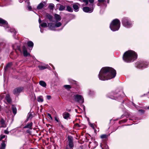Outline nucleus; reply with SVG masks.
I'll use <instances>...</instances> for the list:
<instances>
[{
	"instance_id": "obj_8",
	"label": "nucleus",
	"mask_w": 149,
	"mask_h": 149,
	"mask_svg": "<svg viewBox=\"0 0 149 149\" xmlns=\"http://www.w3.org/2000/svg\"><path fill=\"white\" fill-rule=\"evenodd\" d=\"M67 143L70 148H72L74 147L73 139L71 136H68V137Z\"/></svg>"
},
{
	"instance_id": "obj_52",
	"label": "nucleus",
	"mask_w": 149,
	"mask_h": 149,
	"mask_svg": "<svg viewBox=\"0 0 149 149\" xmlns=\"http://www.w3.org/2000/svg\"><path fill=\"white\" fill-rule=\"evenodd\" d=\"M147 108L148 109H149V106Z\"/></svg>"
},
{
	"instance_id": "obj_22",
	"label": "nucleus",
	"mask_w": 149,
	"mask_h": 149,
	"mask_svg": "<svg viewBox=\"0 0 149 149\" xmlns=\"http://www.w3.org/2000/svg\"><path fill=\"white\" fill-rule=\"evenodd\" d=\"M6 99L7 101L9 103L11 102V100L10 97V95L9 94H7L6 97Z\"/></svg>"
},
{
	"instance_id": "obj_53",
	"label": "nucleus",
	"mask_w": 149,
	"mask_h": 149,
	"mask_svg": "<svg viewBox=\"0 0 149 149\" xmlns=\"http://www.w3.org/2000/svg\"><path fill=\"white\" fill-rule=\"evenodd\" d=\"M19 2H20V3H21L22 1H19Z\"/></svg>"
},
{
	"instance_id": "obj_44",
	"label": "nucleus",
	"mask_w": 149,
	"mask_h": 149,
	"mask_svg": "<svg viewBox=\"0 0 149 149\" xmlns=\"http://www.w3.org/2000/svg\"><path fill=\"white\" fill-rule=\"evenodd\" d=\"M6 136L5 135H2L1 136V138L2 139L4 138Z\"/></svg>"
},
{
	"instance_id": "obj_24",
	"label": "nucleus",
	"mask_w": 149,
	"mask_h": 149,
	"mask_svg": "<svg viewBox=\"0 0 149 149\" xmlns=\"http://www.w3.org/2000/svg\"><path fill=\"white\" fill-rule=\"evenodd\" d=\"M33 117V115L31 113H29L28 114L26 121H27L29 119H31Z\"/></svg>"
},
{
	"instance_id": "obj_48",
	"label": "nucleus",
	"mask_w": 149,
	"mask_h": 149,
	"mask_svg": "<svg viewBox=\"0 0 149 149\" xmlns=\"http://www.w3.org/2000/svg\"><path fill=\"white\" fill-rule=\"evenodd\" d=\"M39 21V23H41V20L40 19H39V21Z\"/></svg>"
},
{
	"instance_id": "obj_49",
	"label": "nucleus",
	"mask_w": 149,
	"mask_h": 149,
	"mask_svg": "<svg viewBox=\"0 0 149 149\" xmlns=\"http://www.w3.org/2000/svg\"><path fill=\"white\" fill-rule=\"evenodd\" d=\"M15 45H14L13 46V48L14 49H16L15 48Z\"/></svg>"
},
{
	"instance_id": "obj_50",
	"label": "nucleus",
	"mask_w": 149,
	"mask_h": 149,
	"mask_svg": "<svg viewBox=\"0 0 149 149\" xmlns=\"http://www.w3.org/2000/svg\"><path fill=\"white\" fill-rule=\"evenodd\" d=\"M91 126L93 128V125H91Z\"/></svg>"
},
{
	"instance_id": "obj_17",
	"label": "nucleus",
	"mask_w": 149,
	"mask_h": 149,
	"mask_svg": "<svg viewBox=\"0 0 149 149\" xmlns=\"http://www.w3.org/2000/svg\"><path fill=\"white\" fill-rule=\"evenodd\" d=\"M46 16V17L50 21L52 22H55V21L53 19V17L51 15L47 13Z\"/></svg>"
},
{
	"instance_id": "obj_23",
	"label": "nucleus",
	"mask_w": 149,
	"mask_h": 149,
	"mask_svg": "<svg viewBox=\"0 0 149 149\" xmlns=\"http://www.w3.org/2000/svg\"><path fill=\"white\" fill-rule=\"evenodd\" d=\"M12 109L14 114L15 115L17 113V109L16 107L14 105H12Z\"/></svg>"
},
{
	"instance_id": "obj_12",
	"label": "nucleus",
	"mask_w": 149,
	"mask_h": 149,
	"mask_svg": "<svg viewBox=\"0 0 149 149\" xmlns=\"http://www.w3.org/2000/svg\"><path fill=\"white\" fill-rule=\"evenodd\" d=\"M46 1H42L39 3L37 6V8L38 10L41 9L44 6H46Z\"/></svg>"
},
{
	"instance_id": "obj_15",
	"label": "nucleus",
	"mask_w": 149,
	"mask_h": 149,
	"mask_svg": "<svg viewBox=\"0 0 149 149\" xmlns=\"http://www.w3.org/2000/svg\"><path fill=\"white\" fill-rule=\"evenodd\" d=\"M48 26L49 29L52 30H55V24L53 23H50L48 24Z\"/></svg>"
},
{
	"instance_id": "obj_36",
	"label": "nucleus",
	"mask_w": 149,
	"mask_h": 149,
	"mask_svg": "<svg viewBox=\"0 0 149 149\" xmlns=\"http://www.w3.org/2000/svg\"><path fill=\"white\" fill-rule=\"evenodd\" d=\"M107 136L106 134H103L100 136V137L102 139L106 138H107Z\"/></svg>"
},
{
	"instance_id": "obj_38",
	"label": "nucleus",
	"mask_w": 149,
	"mask_h": 149,
	"mask_svg": "<svg viewBox=\"0 0 149 149\" xmlns=\"http://www.w3.org/2000/svg\"><path fill=\"white\" fill-rule=\"evenodd\" d=\"M89 2L91 4L92 6H93V4L94 2V0H88Z\"/></svg>"
},
{
	"instance_id": "obj_33",
	"label": "nucleus",
	"mask_w": 149,
	"mask_h": 149,
	"mask_svg": "<svg viewBox=\"0 0 149 149\" xmlns=\"http://www.w3.org/2000/svg\"><path fill=\"white\" fill-rule=\"evenodd\" d=\"M6 144L4 143H2L1 144V149H4L5 148Z\"/></svg>"
},
{
	"instance_id": "obj_19",
	"label": "nucleus",
	"mask_w": 149,
	"mask_h": 149,
	"mask_svg": "<svg viewBox=\"0 0 149 149\" xmlns=\"http://www.w3.org/2000/svg\"><path fill=\"white\" fill-rule=\"evenodd\" d=\"M73 8L75 12H77L79 11V7L78 5L77 4H74L73 5Z\"/></svg>"
},
{
	"instance_id": "obj_40",
	"label": "nucleus",
	"mask_w": 149,
	"mask_h": 149,
	"mask_svg": "<svg viewBox=\"0 0 149 149\" xmlns=\"http://www.w3.org/2000/svg\"><path fill=\"white\" fill-rule=\"evenodd\" d=\"M17 49H18L21 53L22 52L21 49H20V47L19 46H17Z\"/></svg>"
},
{
	"instance_id": "obj_2",
	"label": "nucleus",
	"mask_w": 149,
	"mask_h": 149,
	"mask_svg": "<svg viewBox=\"0 0 149 149\" xmlns=\"http://www.w3.org/2000/svg\"><path fill=\"white\" fill-rule=\"evenodd\" d=\"M137 58V54L134 51L128 50L125 52L123 56V60L127 63L132 62Z\"/></svg>"
},
{
	"instance_id": "obj_34",
	"label": "nucleus",
	"mask_w": 149,
	"mask_h": 149,
	"mask_svg": "<svg viewBox=\"0 0 149 149\" xmlns=\"http://www.w3.org/2000/svg\"><path fill=\"white\" fill-rule=\"evenodd\" d=\"M64 87L67 89H69L71 88V87L70 85H65Z\"/></svg>"
},
{
	"instance_id": "obj_20",
	"label": "nucleus",
	"mask_w": 149,
	"mask_h": 149,
	"mask_svg": "<svg viewBox=\"0 0 149 149\" xmlns=\"http://www.w3.org/2000/svg\"><path fill=\"white\" fill-rule=\"evenodd\" d=\"M70 114L66 112L64 113L63 114V118L65 119H68L70 117Z\"/></svg>"
},
{
	"instance_id": "obj_11",
	"label": "nucleus",
	"mask_w": 149,
	"mask_h": 149,
	"mask_svg": "<svg viewBox=\"0 0 149 149\" xmlns=\"http://www.w3.org/2000/svg\"><path fill=\"white\" fill-rule=\"evenodd\" d=\"M0 26H3L6 28H8V22L1 18H0Z\"/></svg>"
},
{
	"instance_id": "obj_10",
	"label": "nucleus",
	"mask_w": 149,
	"mask_h": 149,
	"mask_svg": "<svg viewBox=\"0 0 149 149\" xmlns=\"http://www.w3.org/2000/svg\"><path fill=\"white\" fill-rule=\"evenodd\" d=\"M93 9L94 8L93 7L90 8L88 7H84L82 9L85 12L89 13H92L93 11Z\"/></svg>"
},
{
	"instance_id": "obj_16",
	"label": "nucleus",
	"mask_w": 149,
	"mask_h": 149,
	"mask_svg": "<svg viewBox=\"0 0 149 149\" xmlns=\"http://www.w3.org/2000/svg\"><path fill=\"white\" fill-rule=\"evenodd\" d=\"M54 16L56 22H58L61 20V18L60 15L55 14L54 15Z\"/></svg>"
},
{
	"instance_id": "obj_56",
	"label": "nucleus",
	"mask_w": 149,
	"mask_h": 149,
	"mask_svg": "<svg viewBox=\"0 0 149 149\" xmlns=\"http://www.w3.org/2000/svg\"><path fill=\"white\" fill-rule=\"evenodd\" d=\"M70 149H73V148H70Z\"/></svg>"
},
{
	"instance_id": "obj_7",
	"label": "nucleus",
	"mask_w": 149,
	"mask_h": 149,
	"mask_svg": "<svg viewBox=\"0 0 149 149\" xmlns=\"http://www.w3.org/2000/svg\"><path fill=\"white\" fill-rule=\"evenodd\" d=\"M98 2L97 3L98 6L102 5L103 6L106 7L107 6V3H109V0H98Z\"/></svg>"
},
{
	"instance_id": "obj_29",
	"label": "nucleus",
	"mask_w": 149,
	"mask_h": 149,
	"mask_svg": "<svg viewBox=\"0 0 149 149\" xmlns=\"http://www.w3.org/2000/svg\"><path fill=\"white\" fill-rule=\"evenodd\" d=\"M54 7V5L53 3H50L48 6V8L50 10H53Z\"/></svg>"
},
{
	"instance_id": "obj_42",
	"label": "nucleus",
	"mask_w": 149,
	"mask_h": 149,
	"mask_svg": "<svg viewBox=\"0 0 149 149\" xmlns=\"http://www.w3.org/2000/svg\"><path fill=\"white\" fill-rule=\"evenodd\" d=\"M4 132L5 133L7 134H8L9 133L8 131L7 130H4Z\"/></svg>"
},
{
	"instance_id": "obj_6",
	"label": "nucleus",
	"mask_w": 149,
	"mask_h": 149,
	"mask_svg": "<svg viewBox=\"0 0 149 149\" xmlns=\"http://www.w3.org/2000/svg\"><path fill=\"white\" fill-rule=\"evenodd\" d=\"M149 64L148 62L144 61L140 62L137 64V67L140 69L146 68Z\"/></svg>"
},
{
	"instance_id": "obj_28",
	"label": "nucleus",
	"mask_w": 149,
	"mask_h": 149,
	"mask_svg": "<svg viewBox=\"0 0 149 149\" xmlns=\"http://www.w3.org/2000/svg\"><path fill=\"white\" fill-rule=\"evenodd\" d=\"M65 6L62 5H60L59 8V10L60 11H63L65 10Z\"/></svg>"
},
{
	"instance_id": "obj_32",
	"label": "nucleus",
	"mask_w": 149,
	"mask_h": 149,
	"mask_svg": "<svg viewBox=\"0 0 149 149\" xmlns=\"http://www.w3.org/2000/svg\"><path fill=\"white\" fill-rule=\"evenodd\" d=\"M47 24L46 23H43L40 25L39 27L40 28V26L43 27H45L47 26Z\"/></svg>"
},
{
	"instance_id": "obj_26",
	"label": "nucleus",
	"mask_w": 149,
	"mask_h": 149,
	"mask_svg": "<svg viewBox=\"0 0 149 149\" xmlns=\"http://www.w3.org/2000/svg\"><path fill=\"white\" fill-rule=\"evenodd\" d=\"M48 65H46L45 66H43L42 65H39L38 66L39 70H42L46 68Z\"/></svg>"
},
{
	"instance_id": "obj_13",
	"label": "nucleus",
	"mask_w": 149,
	"mask_h": 149,
	"mask_svg": "<svg viewBox=\"0 0 149 149\" xmlns=\"http://www.w3.org/2000/svg\"><path fill=\"white\" fill-rule=\"evenodd\" d=\"M23 53L24 56H28L30 55L29 53H28L26 48L24 46H23Z\"/></svg>"
},
{
	"instance_id": "obj_45",
	"label": "nucleus",
	"mask_w": 149,
	"mask_h": 149,
	"mask_svg": "<svg viewBox=\"0 0 149 149\" xmlns=\"http://www.w3.org/2000/svg\"><path fill=\"white\" fill-rule=\"evenodd\" d=\"M110 98L113 99H115V100H116L117 98L116 97V96H115L114 97H110Z\"/></svg>"
},
{
	"instance_id": "obj_25",
	"label": "nucleus",
	"mask_w": 149,
	"mask_h": 149,
	"mask_svg": "<svg viewBox=\"0 0 149 149\" xmlns=\"http://www.w3.org/2000/svg\"><path fill=\"white\" fill-rule=\"evenodd\" d=\"M66 10L70 12H72L73 11L72 8L69 6H68L66 7Z\"/></svg>"
},
{
	"instance_id": "obj_5",
	"label": "nucleus",
	"mask_w": 149,
	"mask_h": 149,
	"mask_svg": "<svg viewBox=\"0 0 149 149\" xmlns=\"http://www.w3.org/2000/svg\"><path fill=\"white\" fill-rule=\"evenodd\" d=\"M75 100L79 103H83L84 102V99L81 95H75L73 96Z\"/></svg>"
},
{
	"instance_id": "obj_46",
	"label": "nucleus",
	"mask_w": 149,
	"mask_h": 149,
	"mask_svg": "<svg viewBox=\"0 0 149 149\" xmlns=\"http://www.w3.org/2000/svg\"><path fill=\"white\" fill-rule=\"evenodd\" d=\"M55 120L58 123V120L57 119V118L56 117L55 118Z\"/></svg>"
},
{
	"instance_id": "obj_18",
	"label": "nucleus",
	"mask_w": 149,
	"mask_h": 149,
	"mask_svg": "<svg viewBox=\"0 0 149 149\" xmlns=\"http://www.w3.org/2000/svg\"><path fill=\"white\" fill-rule=\"evenodd\" d=\"M33 123L32 122H31L29 123H28L24 127V128H29L30 129H32V125Z\"/></svg>"
},
{
	"instance_id": "obj_37",
	"label": "nucleus",
	"mask_w": 149,
	"mask_h": 149,
	"mask_svg": "<svg viewBox=\"0 0 149 149\" xmlns=\"http://www.w3.org/2000/svg\"><path fill=\"white\" fill-rule=\"evenodd\" d=\"M47 116H48V117L49 118V119L51 120H52V117L51 114H50L49 113H48Z\"/></svg>"
},
{
	"instance_id": "obj_3",
	"label": "nucleus",
	"mask_w": 149,
	"mask_h": 149,
	"mask_svg": "<svg viewBox=\"0 0 149 149\" xmlns=\"http://www.w3.org/2000/svg\"><path fill=\"white\" fill-rule=\"evenodd\" d=\"M120 22L118 19H115L112 21L110 24V27L113 31L118 30L120 27Z\"/></svg>"
},
{
	"instance_id": "obj_27",
	"label": "nucleus",
	"mask_w": 149,
	"mask_h": 149,
	"mask_svg": "<svg viewBox=\"0 0 149 149\" xmlns=\"http://www.w3.org/2000/svg\"><path fill=\"white\" fill-rule=\"evenodd\" d=\"M28 46L29 47H31L32 48L33 47V42L31 41H29L27 42V43Z\"/></svg>"
},
{
	"instance_id": "obj_47",
	"label": "nucleus",
	"mask_w": 149,
	"mask_h": 149,
	"mask_svg": "<svg viewBox=\"0 0 149 149\" xmlns=\"http://www.w3.org/2000/svg\"><path fill=\"white\" fill-rule=\"evenodd\" d=\"M40 32H41V33H43V29H41L40 28Z\"/></svg>"
},
{
	"instance_id": "obj_21",
	"label": "nucleus",
	"mask_w": 149,
	"mask_h": 149,
	"mask_svg": "<svg viewBox=\"0 0 149 149\" xmlns=\"http://www.w3.org/2000/svg\"><path fill=\"white\" fill-rule=\"evenodd\" d=\"M40 85L43 87H45L46 86V83L43 81H40L39 82Z\"/></svg>"
},
{
	"instance_id": "obj_4",
	"label": "nucleus",
	"mask_w": 149,
	"mask_h": 149,
	"mask_svg": "<svg viewBox=\"0 0 149 149\" xmlns=\"http://www.w3.org/2000/svg\"><path fill=\"white\" fill-rule=\"evenodd\" d=\"M122 23L123 26L127 28L131 27L133 24V22L127 17L123 19Z\"/></svg>"
},
{
	"instance_id": "obj_9",
	"label": "nucleus",
	"mask_w": 149,
	"mask_h": 149,
	"mask_svg": "<svg viewBox=\"0 0 149 149\" xmlns=\"http://www.w3.org/2000/svg\"><path fill=\"white\" fill-rule=\"evenodd\" d=\"M23 89L22 87L17 88L14 89L13 91V93L14 95H17L22 91Z\"/></svg>"
},
{
	"instance_id": "obj_55",
	"label": "nucleus",
	"mask_w": 149,
	"mask_h": 149,
	"mask_svg": "<svg viewBox=\"0 0 149 149\" xmlns=\"http://www.w3.org/2000/svg\"><path fill=\"white\" fill-rule=\"evenodd\" d=\"M14 31H15V32H16L15 30H14Z\"/></svg>"
},
{
	"instance_id": "obj_41",
	"label": "nucleus",
	"mask_w": 149,
	"mask_h": 149,
	"mask_svg": "<svg viewBox=\"0 0 149 149\" xmlns=\"http://www.w3.org/2000/svg\"><path fill=\"white\" fill-rule=\"evenodd\" d=\"M47 98L48 100H50L51 98V96L50 95H47Z\"/></svg>"
},
{
	"instance_id": "obj_1",
	"label": "nucleus",
	"mask_w": 149,
	"mask_h": 149,
	"mask_svg": "<svg viewBox=\"0 0 149 149\" xmlns=\"http://www.w3.org/2000/svg\"><path fill=\"white\" fill-rule=\"evenodd\" d=\"M116 74V71L114 69L110 67H104L100 71L98 77L100 80L104 81L115 77Z\"/></svg>"
},
{
	"instance_id": "obj_35",
	"label": "nucleus",
	"mask_w": 149,
	"mask_h": 149,
	"mask_svg": "<svg viewBox=\"0 0 149 149\" xmlns=\"http://www.w3.org/2000/svg\"><path fill=\"white\" fill-rule=\"evenodd\" d=\"M11 65H12L11 63H8L7 65L5 67V70H6V69H7V68L8 67H10L11 66Z\"/></svg>"
},
{
	"instance_id": "obj_54",
	"label": "nucleus",
	"mask_w": 149,
	"mask_h": 149,
	"mask_svg": "<svg viewBox=\"0 0 149 149\" xmlns=\"http://www.w3.org/2000/svg\"><path fill=\"white\" fill-rule=\"evenodd\" d=\"M53 68L54 69V67L53 66Z\"/></svg>"
},
{
	"instance_id": "obj_14",
	"label": "nucleus",
	"mask_w": 149,
	"mask_h": 149,
	"mask_svg": "<svg viewBox=\"0 0 149 149\" xmlns=\"http://www.w3.org/2000/svg\"><path fill=\"white\" fill-rule=\"evenodd\" d=\"M6 127V125L4 120L0 116V128L5 127Z\"/></svg>"
},
{
	"instance_id": "obj_57",
	"label": "nucleus",
	"mask_w": 149,
	"mask_h": 149,
	"mask_svg": "<svg viewBox=\"0 0 149 149\" xmlns=\"http://www.w3.org/2000/svg\"><path fill=\"white\" fill-rule=\"evenodd\" d=\"M33 149V148H31V149Z\"/></svg>"
},
{
	"instance_id": "obj_51",
	"label": "nucleus",
	"mask_w": 149,
	"mask_h": 149,
	"mask_svg": "<svg viewBox=\"0 0 149 149\" xmlns=\"http://www.w3.org/2000/svg\"><path fill=\"white\" fill-rule=\"evenodd\" d=\"M10 32H12V31L14 32V31H12V30H10Z\"/></svg>"
},
{
	"instance_id": "obj_31",
	"label": "nucleus",
	"mask_w": 149,
	"mask_h": 149,
	"mask_svg": "<svg viewBox=\"0 0 149 149\" xmlns=\"http://www.w3.org/2000/svg\"><path fill=\"white\" fill-rule=\"evenodd\" d=\"M38 101L40 102H43V100L42 96H40L37 98Z\"/></svg>"
},
{
	"instance_id": "obj_39",
	"label": "nucleus",
	"mask_w": 149,
	"mask_h": 149,
	"mask_svg": "<svg viewBox=\"0 0 149 149\" xmlns=\"http://www.w3.org/2000/svg\"><path fill=\"white\" fill-rule=\"evenodd\" d=\"M83 2L85 3L86 5H87L88 3V0H83Z\"/></svg>"
},
{
	"instance_id": "obj_43",
	"label": "nucleus",
	"mask_w": 149,
	"mask_h": 149,
	"mask_svg": "<svg viewBox=\"0 0 149 149\" xmlns=\"http://www.w3.org/2000/svg\"><path fill=\"white\" fill-rule=\"evenodd\" d=\"M28 10H31V6H28Z\"/></svg>"
},
{
	"instance_id": "obj_30",
	"label": "nucleus",
	"mask_w": 149,
	"mask_h": 149,
	"mask_svg": "<svg viewBox=\"0 0 149 149\" xmlns=\"http://www.w3.org/2000/svg\"><path fill=\"white\" fill-rule=\"evenodd\" d=\"M56 22L55 24V28L56 27H59L60 26L62 25V24L60 22Z\"/></svg>"
}]
</instances>
